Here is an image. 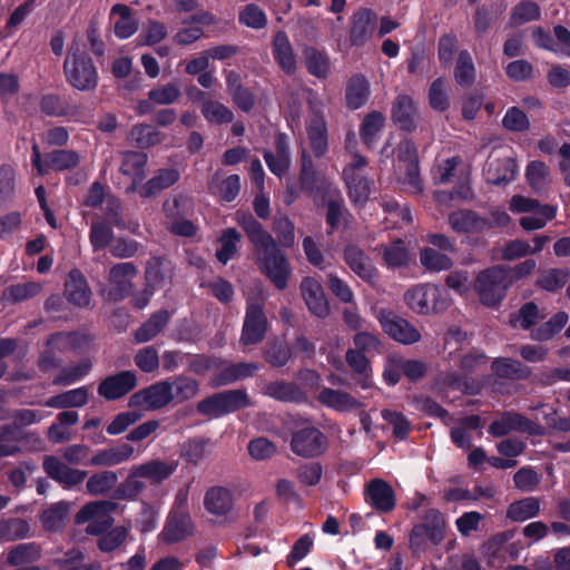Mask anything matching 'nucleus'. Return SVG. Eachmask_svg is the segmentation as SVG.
Listing matches in <instances>:
<instances>
[{
	"label": "nucleus",
	"instance_id": "1",
	"mask_svg": "<svg viewBox=\"0 0 570 570\" xmlns=\"http://www.w3.org/2000/svg\"><path fill=\"white\" fill-rule=\"evenodd\" d=\"M236 222L246 232L254 246V256L261 272L276 288H286L292 267L274 238L250 214L237 212Z\"/></svg>",
	"mask_w": 570,
	"mask_h": 570
},
{
	"label": "nucleus",
	"instance_id": "2",
	"mask_svg": "<svg viewBox=\"0 0 570 570\" xmlns=\"http://www.w3.org/2000/svg\"><path fill=\"white\" fill-rule=\"evenodd\" d=\"M63 70L68 82L78 90H92L98 83L97 69L91 58L76 43L68 51Z\"/></svg>",
	"mask_w": 570,
	"mask_h": 570
},
{
	"label": "nucleus",
	"instance_id": "3",
	"mask_svg": "<svg viewBox=\"0 0 570 570\" xmlns=\"http://www.w3.org/2000/svg\"><path fill=\"white\" fill-rule=\"evenodd\" d=\"M406 305L417 314L428 315L446 309L451 299L448 292L434 284H419L404 294Z\"/></svg>",
	"mask_w": 570,
	"mask_h": 570
},
{
	"label": "nucleus",
	"instance_id": "4",
	"mask_svg": "<svg viewBox=\"0 0 570 570\" xmlns=\"http://www.w3.org/2000/svg\"><path fill=\"white\" fill-rule=\"evenodd\" d=\"M509 209L513 214H524L519 223L527 232L543 228L556 216V208L553 206L542 205L533 198L521 195L512 196Z\"/></svg>",
	"mask_w": 570,
	"mask_h": 570
},
{
	"label": "nucleus",
	"instance_id": "5",
	"mask_svg": "<svg viewBox=\"0 0 570 570\" xmlns=\"http://www.w3.org/2000/svg\"><path fill=\"white\" fill-rule=\"evenodd\" d=\"M137 274V266L131 262L112 265L107 275V283L100 288V295L108 302L125 299L135 288L134 279Z\"/></svg>",
	"mask_w": 570,
	"mask_h": 570
},
{
	"label": "nucleus",
	"instance_id": "6",
	"mask_svg": "<svg viewBox=\"0 0 570 570\" xmlns=\"http://www.w3.org/2000/svg\"><path fill=\"white\" fill-rule=\"evenodd\" d=\"M474 289L483 305L494 306L504 297L507 273L501 267H491L481 272L474 281Z\"/></svg>",
	"mask_w": 570,
	"mask_h": 570
},
{
	"label": "nucleus",
	"instance_id": "7",
	"mask_svg": "<svg viewBox=\"0 0 570 570\" xmlns=\"http://www.w3.org/2000/svg\"><path fill=\"white\" fill-rule=\"evenodd\" d=\"M176 461L150 460L131 466L125 487L130 488L135 493L142 490L144 484L139 478L147 479L153 483H160L168 479L177 469Z\"/></svg>",
	"mask_w": 570,
	"mask_h": 570
},
{
	"label": "nucleus",
	"instance_id": "8",
	"mask_svg": "<svg viewBox=\"0 0 570 570\" xmlns=\"http://www.w3.org/2000/svg\"><path fill=\"white\" fill-rule=\"evenodd\" d=\"M249 404L247 394L242 390H232L214 394L202 400L197 404V410L204 415L219 417L235 412Z\"/></svg>",
	"mask_w": 570,
	"mask_h": 570
},
{
	"label": "nucleus",
	"instance_id": "9",
	"mask_svg": "<svg viewBox=\"0 0 570 570\" xmlns=\"http://www.w3.org/2000/svg\"><path fill=\"white\" fill-rule=\"evenodd\" d=\"M394 168L397 173H404L403 184L410 191L422 193L423 184L419 173L417 153L412 141L404 139L397 145Z\"/></svg>",
	"mask_w": 570,
	"mask_h": 570
},
{
	"label": "nucleus",
	"instance_id": "10",
	"mask_svg": "<svg viewBox=\"0 0 570 570\" xmlns=\"http://www.w3.org/2000/svg\"><path fill=\"white\" fill-rule=\"evenodd\" d=\"M375 317L384 333L401 344H414L421 340L420 331L392 311L380 308L375 312Z\"/></svg>",
	"mask_w": 570,
	"mask_h": 570
},
{
	"label": "nucleus",
	"instance_id": "11",
	"mask_svg": "<svg viewBox=\"0 0 570 570\" xmlns=\"http://www.w3.org/2000/svg\"><path fill=\"white\" fill-rule=\"evenodd\" d=\"M116 504L110 501H95L83 505L75 515L78 524L88 523L86 531L90 534H99L112 523L111 513Z\"/></svg>",
	"mask_w": 570,
	"mask_h": 570
},
{
	"label": "nucleus",
	"instance_id": "12",
	"mask_svg": "<svg viewBox=\"0 0 570 570\" xmlns=\"http://www.w3.org/2000/svg\"><path fill=\"white\" fill-rule=\"evenodd\" d=\"M515 174L517 165L511 148L500 147L490 155L484 170L488 183L508 184L515 178Z\"/></svg>",
	"mask_w": 570,
	"mask_h": 570
},
{
	"label": "nucleus",
	"instance_id": "13",
	"mask_svg": "<svg viewBox=\"0 0 570 570\" xmlns=\"http://www.w3.org/2000/svg\"><path fill=\"white\" fill-rule=\"evenodd\" d=\"M268 322L261 301L247 299L246 314L244 318L240 344L253 345L262 342L267 332Z\"/></svg>",
	"mask_w": 570,
	"mask_h": 570
},
{
	"label": "nucleus",
	"instance_id": "14",
	"mask_svg": "<svg viewBox=\"0 0 570 570\" xmlns=\"http://www.w3.org/2000/svg\"><path fill=\"white\" fill-rule=\"evenodd\" d=\"M327 438L317 428L304 425L292 435L291 449L302 458H316L325 452Z\"/></svg>",
	"mask_w": 570,
	"mask_h": 570
},
{
	"label": "nucleus",
	"instance_id": "15",
	"mask_svg": "<svg viewBox=\"0 0 570 570\" xmlns=\"http://www.w3.org/2000/svg\"><path fill=\"white\" fill-rule=\"evenodd\" d=\"M366 164L363 156L354 154L350 165L343 169V179L354 204H363L371 193V181L362 174Z\"/></svg>",
	"mask_w": 570,
	"mask_h": 570
},
{
	"label": "nucleus",
	"instance_id": "16",
	"mask_svg": "<svg viewBox=\"0 0 570 570\" xmlns=\"http://www.w3.org/2000/svg\"><path fill=\"white\" fill-rule=\"evenodd\" d=\"M32 165L39 175H46L49 170H66L76 167L80 157L75 150L59 149L48 154L42 160L39 146L32 145Z\"/></svg>",
	"mask_w": 570,
	"mask_h": 570
},
{
	"label": "nucleus",
	"instance_id": "17",
	"mask_svg": "<svg viewBox=\"0 0 570 570\" xmlns=\"http://www.w3.org/2000/svg\"><path fill=\"white\" fill-rule=\"evenodd\" d=\"M170 393V385L164 380L131 395L129 404L147 411L159 410L173 402Z\"/></svg>",
	"mask_w": 570,
	"mask_h": 570
},
{
	"label": "nucleus",
	"instance_id": "18",
	"mask_svg": "<svg viewBox=\"0 0 570 570\" xmlns=\"http://www.w3.org/2000/svg\"><path fill=\"white\" fill-rule=\"evenodd\" d=\"M301 295L308 311L317 317L324 318L330 314V304L318 279L306 276L302 279Z\"/></svg>",
	"mask_w": 570,
	"mask_h": 570
},
{
	"label": "nucleus",
	"instance_id": "19",
	"mask_svg": "<svg viewBox=\"0 0 570 570\" xmlns=\"http://www.w3.org/2000/svg\"><path fill=\"white\" fill-rule=\"evenodd\" d=\"M42 466L51 479L59 482L66 489L80 484L87 478L86 471L70 468L52 455L43 459Z\"/></svg>",
	"mask_w": 570,
	"mask_h": 570
},
{
	"label": "nucleus",
	"instance_id": "20",
	"mask_svg": "<svg viewBox=\"0 0 570 570\" xmlns=\"http://www.w3.org/2000/svg\"><path fill=\"white\" fill-rule=\"evenodd\" d=\"M212 367L220 368L219 376L213 381V386L215 387L228 384L237 380L249 377L258 368L255 363L229 364L227 362H218L212 358L205 360V368Z\"/></svg>",
	"mask_w": 570,
	"mask_h": 570
},
{
	"label": "nucleus",
	"instance_id": "21",
	"mask_svg": "<svg viewBox=\"0 0 570 570\" xmlns=\"http://www.w3.org/2000/svg\"><path fill=\"white\" fill-rule=\"evenodd\" d=\"M537 425L519 413L505 412L494 420L489 426V433L495 438L507 435L512 432L535 433Z\"/></svg>",
	"mask_w": 570,
	"mask_h": 570
},
{
	"label": "nucleus",
	"instance_id": "22",
	"mask_svg": "<svg viewBox=\"0 0 570 570\" xmlns=\"http://www.w3.org/2000/svg\"><path fill=\"white\" fill-rule=\"evenodd\" d=\"M148 157L140 151H126L122 154L120 173L131 179L127 193H134L139 189V185L145 179V169Z\"/></svg>",
	"mask_w": 570,
	"mask_h": 570
},
{
	"label": "nucleus",
	"instance_id": "23",
	"mask_svg": "<svg viewBox=\"0 0 570 570\" xmlns=\"http://www.w3.org/2000/svg\"><path fill=\"white\" fill-rule=\"evenodd\" d=\"M136 384V374L124 371L105 379L98 387V393L107 400H116L130 392Z\"/></svg>",
	"mask_w": 570,
	"mask_h": 570
},
{
	"label": "nucleus",
	"instance_id": "24",
	"mask_svg": "<svg viewBox=\"0 0 570 570\" xmlns=\"http://www.w3.org/2000/svg\"><path fill=\"white\" fill-rule=\"evenodd\" d=\"M206 511L215 517H227L234 507L233 492L225 487H210L204 495Z\"/></svg>",
	"mask_w": 570,
	"mask_h": 570
},
{
	"label": "nucleus",
	"instance_id": "25",
	"mask_svg": "<svg viewBox=\"0 0 570 570\" xmlns=\"http://www.w3.org/2000/svg\"><path fill=\"white\" fill-rule=\"evenodd\" d=\"M366 498L370 504L381 512L392 511L396 503L394 490L381 479H375L367 484Z\"/></svg>",
	"mask_w": 570,
	"mask_h": 570
},
{
	"label": "nucleus",
	"instance_id": "26",
	"mask_svg": "<svg viewBox=\"0 0 570 570\" xmlns=\"http://www.w3.org/2000/svg\"><path fill=\"white\" fill-rule=\"evenodd\" d=\"M317 400L321 404L337 412H351L362 407V403L348 394L340 390L324 387L320 391Z\"/></svg>",
	"mask_w": 570,
	"mask_h": 570
},
{
	"label": "nucleus",
	"instance_id": "27",
	"mask_svg": "<svg viewBox=\"0 0 570 570\" xmlns=\"http://www.w3.org/2000/svg\"><path fill=\"white\" fill-rule=\"evenodd\" d=\"M65 295L68 301L79 307H86L90 303L91 291L83 275L78 269H72L65 285Z\"/></svg>",
	"mask_w": 570,
	"mask_h": 570
},
{
	"label": "nucleus",
	"instance_id": "28",
	"mask_svg": "<svg viewBox=\"0 0 570 570\" xmlns=\"http://www.w3.org/2000/svg\"><path fill=\"white\" fill-rule=\"evenodd\" d=\"M193 521L186 513H175L167 520L159 538L166 543L178 542L193 532Z\"/></svg>",
	"mask_w": 570,
	"mask_h": 570
},
{
	"label": "nucleus",
	"instance_id": "29",
	"mask_svg": "<svg viewBox=\"0 0 570 570\" xmlns=\"http://www.w3.org/2000/svg\"><path fill=\"white\" fill-rule=\"evenodd\" d=\"M392 119L403 130L410 131L415 128L417 110L410 96H397L392 108Z\"/></svg>",
	"mask_w": 570,
	"mask_h": 570
},
{
	"label": "nucleus",
	"instance_id": "30",
	"mask_svg": "<svg viewBox=\"0 0 570 570\" xmlns=\"http://www.w3.org/2000/svg\"><path fill=\"white\" fill-rule=\"evenodd\" d=\"M344 261L364 281H372L374 278L376 271L371 258L357 246L348 245L345 247Z\"/></svg>",
	"mask_w": 570,
	"mask_h": 570
},
{
	"label": "nucleus",
	"instance_id": "31",
	"mask_svg": "<svg viewBox=\"0 0 570 570\" xmlns=\"http://www.w3.org/2000/svg\"><path fill=\"white\" fill-rule=\"evenodd\" d=\"M135 450L125 443L119 446L108 448L95 453L88 464L92 466H114L134 458Z\"/></svg>",
	"mask_w": 570,
	"mask_h": 570
},
{
	"label": "nucleus",
	"instance_id": "32",
	"mask_svg": "<svg viewBox=\"0 0 570 570\" xmlns=\"http://www.w3.org/2000/svg\"><path fill=\"white\" fill-rule=\"evenodd\" d=\"M273 57L281 69L286 73H294L296 70V58L291 41L285 32L279 31L273 40Z\"/></svg>",
	"mask_w": 570,
	"mask_h": 570
},
{
	"label": "nucleus",
	"instance_id": "33",
	"mask_svg": "<svg viewBox=\"0 0 570 570\" xmlns=\"http://www.w3.org/2000/svg\"><path fill=\"white\" fill-rule=\"evenodd\" d=\"M449 224L456 233H479L488 228V220L470 210H458L449 216Z\"/></svg>",
	"mask_w": 570,
	"mask_h": 570
},
{
	"label": "nucleus",
	"instance_id": "34",
	"mask_svg": "<svg viewBox=\"0 0 570 570\" xmlns=\"http://www.w3.org/2000/svg\"><path fill=\"white\" fill-rule=\"evenodd\" d=\"M31 537L30 523L21 518L0 517V544Z\"/></svg>",
	"mask_w": 570,
	"mask_h": 570
},
{
	"label": "nucleus",
	"instance_id": "35",
	"mask_svg": "<svg viewBox=\"0 0 570 570\" xmlns=\"http://www.w3.org/2000/svg\"><path fill=\"white\" fill-rule=\"evenodd\" d=\"M179 178V173L174 168H165L157 171L146 184L141 185L138 194L141 197H154L161 190L173 186Z\"/></svg>",
	"mask_w": 570,
	"mask_h": 570
},
{
	"label": "nucleus",
	"instance_id": "36",
	"mask_svg": "<svg viewBox=\"0 0 570 570\" xmlns=\"http://www.w3.org/2000/svg\"><path fill=\"white\" fill-rule=\"evenodd\" d=\"M71 503L67 501H59L51 504L40 513V522L47 531H59L63 528L68 519Z\"/></svg>",
	"mask_w": 570,
	"mask_h": 570
},
{
	"label": "nucleus",
	"instance_id": "37",
	"mask_svg": "<svg viewBox=\"0 0 570 570\" xmlns=\"http://www.w3.org/2000/svg\"><path fill=\"white\" fill-rule=\"evenodd\" d=\"M304 63L307 71L317 78H326L331 71L328 55L324 50L306 47L303 50Z\"/></svg>",
	"mask_w": 570,
	"mask_h": 570
},
{
	"label": "nucleus",
	"instance_id": "38",
	"mask_svg": "<svg viewBox=\"0 0 570 570\" xmlns=\"http://www.w3.org/2000/svg\"><path fill=\"white\" fill-rule=\"evenodd\" d=\"M374 14L370 10H361L353 16L351 28V42L355 46L363 45L372 35L374 27Z\"/></svg>",
	"mask_w": 570,
	"mask_h": 570
},
{
	"label": "nucleus",
	"instance_id": "39",
	"mask_svg": "<svg viewBox=\"0 0 570 570\" xmlns=\"http://www.w3.org/2000/svg\"><path fill=\"white\" fill-rule=\"evenodd\" d=\"M307 135L313 153L316 156H322L327 149V128L322 116L315 114L309 118Z\"/></svg>",
	"mask_w": 570,
	"mask_h": 570
},
{
	"label": "nucleus",
	"instance_id": "40",
	"mask_svg": "<svg viewBox=\"0 0 570 570\" xmlns=\"http://www.w3.org/2000/svg\"><path fill=\"white\" fill-rule=\"evenodd\" d=\"M366 353L356 348H348L345 353V360L351 370L360 375L358 384L362 389H370L372 386L371 363L365 355Z\"/></svg>",
	"mask_w": 570,
	"mask_h": 570
},
{
	"label": "nucleus",
	"instance_id": "41",
	"mask_svg": "<svg viewBox=\"0 0 570 570\" xmlns=\"http://www.w3.org/2000/svg\"><path fill=\"white\" fill-rule=\"evenodd\" d=\"M111 16H118L115 21V35L120 39L131 37L138 30V21L131 16V10L128 6L117 3L111 8Z\"/></svg>",
	"mask_w": 570,
	"mask_h": 570
},
{
	"label": "nucleus",
	"instance_id": "42",
	"mask_svg": "<svg viewBox=\"0 0 570 570\" xmlns=\"http://www.w3.org/2000/svg\"><path fill=\"white\" fill-rule=\"evenodd\" d=\"M242 240V235L235 228H227L222 232L217 243L219 247L216 249V258L222 264H227L233 259L238 252V244Z\"/></svg>",
	"mask_w": 570,
	"mask_h": 570
},
{
	"label": "nucleus",
	"instance_id": "43",
	"mask_svg": "<svg viewBox=\"0 0 570 570\" xmlns=\"http://www.w3.org/2000/svg\"><path fill=\"white\" fill-rule=\"evenodd\" d=\"M170 315L167 311H160L151 315V317L139 326L135 332V341L137 343H146L156 337L167 325Z\"/></svg>",
	"mask_w": 570,
	"mask_h": 570
},
{
	"label": "nucleus",
	"instance_id": "44",
	"mask_svg": "<svg viewBox=\"0 0 570 570\" xmlns=\"http://www.w3.org/2000/svg\"><path fill=\"white\" fill-rule=\"evenodd\" d=\"M170 385V394H173V402L183 403L195 397L198 393V382L189 376L178 375L167 379Z\"/></svg>",
	"mask_w": 570,
	"mask_h": 570
},
{
	"label": "nucleus",
	"instance_id": "45",
	"mask_svg": "<svg viewBox=\"0 0 570 570\" xmlns=\"http://www.w3.org/2000/svg\"><path fill=\"white\" fill-rule=\"evenodd\" d=\"M540 511V501L534 497L512 502L507 509V518L513 522H523L534 518Z\"/></svg>",
	"mask_w": 570,
	"mask_h": 570
},
{
	"label": "nucleus",
	"instance_id": "46",
	"mask_svg": "<svg viewBox=\"0 0 570 570\" xmlns=\"http://www.w3.org/2000/svg\"><path fill=\"white\" fill-rule=\"evenodd\" d=\"M88 389L81 386L48 399L45 405L55 409L79 407L88 402Z\"/></svg>",
	"mask_w": 570,
	"mask_h": 570
},
{
	"label": "nucleus",
	"instance_id": "47",
	"mask_svg": "<svg viewBox=\"0 0 570 570\" xmlns=\"http://www.w3.org/2000/svg\"><path fill=\"white\" fill-rule=\"evenodd\" d=\"M368 81L361 75L351 78L346 87V105L350 109L361 108L368 98Z\"/></svg>",
	"mask_w": 570,
	"mask_h": 570
},
{
	"label": "nucleus",
	"instance_id": "48",
	"mask_svg": "<svg viewBox=\"0 0 570 570\" xmlns=\"http://www.w3.org/2000/svg\"><path fill=\"white\" fill-rule=\"evenodd\" d=\"M41 557V548L36 542L20 543L8 550L7 562L16 567L24 563H31Z\"/></svg>",
	"mask_w": 570,
	"mask_h": 570
},
{
	"label": "nucleus",
	"instance_id": "49",
	"mask_svg": "<svg viewBox=\"0 0 570 570\" xmlns=\"http://www.w3.org/2000/svg\"><path fill=\"white\" fill-rule=\"evenodd\" d=\"M568 320L566 312H558L540 326L532 328L530 337L539 342L549 341L566 326Z\"/></svg>",
	"mask_w": 570,
	"mask_h": 570
},
{
	"label": "nucleus",
	"instance_id": "50",
	"mask_svg": "<svg viewBox=\"0 0 570 570\" xmlns=\"http://www.w3.org/2000/svg\"><path fill=\"white\" fill-rule=\"evenodd\" d=\"M200 112L206 121L213 125L229 124L234 118L233 111L228 107L212 99L202 102Z\"/></svg>",
	"mask_w": 570,
	"mask_h": 570
},
{
	"label": "nucleus",
	"instance_id": "51",
	"mask_svg": "<svg viewBox=\"0 0 570 570\" xmlns=\"http://www.w3.org/2000/svg\"><path fill=\"white\" fill-rule=\"evenodd\" d=\"M421 525L429 532V540L433 544H439L444 539L446 522L439 510H428L423 517Z\"/></svg>",
	"mask_w": 570,
	"mask_h": 570
},
{
	"label": "nucleus",
	"instance_id": "52",
	"mask_svg": "<svg viewBox=\"0 0 570 570\" xmlns=\"http://www.w3.org/2000/svg\"><path fill=\"white\" fill-rule=\"evenodd\" d=\"M92 367V363L89 358L81 360L75 365L63 367L56 375L52 383L55 385H70L86 376Z\"/></svg>",
	"mask_w": 570,
	"mask_h": 570
},
{
	"label": "nucleus",
	"instance_id": "53",
	"mask_svg": "<svg viewBox=\"0 0 570 570\" xmlns=\"http://www.w3.org/2000/svg\"><path fill=\"white\" fill-rule=\"evenodd\" d=\"M118 482V476L114 471H101L94 473L86 483L87 492L91 495H102L108 493Z\"/></svg>",
	"mask_w": 570,
	"mask_h": 570
},
{
	"label": "nucleus",
	"instance_id": "54",
	"mask_svg": "<svg viewBox=\"0 0 570 570\" xmlns=\"http://www.w3.org/2000/svg\"><path fill=\"white\" fill-rule=\"evenodd\" d=\"M129 139L138 147L148 148L161 142L163 136L154 126L139 124L131 128Z\"/></svg>",
	"mask_w": 570,
	"mask_h": 570
},
{
	"label": "nucleus",
	"instance_id": "55",
	"mask_svg": "<svg viewBox=\"0 0 570 570\" xmlns=\"http://www.w3.org/2000/svg\"><path fill=\"white\" fill-rule=\"evenodd\" d=\"M544 314L539 307L530 302L524 304L517 314L511 315L510 324L514 327L520 326L523 330H530L539 321L544 318Z\"/></svg>",
	"mask_w": 570,
	"mask_h": 570
},
{
	"label": "nucleus",
	"instance_id": "56",
	"mask_svg": "<svg viewBox=\"0 0 570 570\" xmlns=\"http://www.w3.org/2000/svg\"><path fill=\"white\" fill-rule=\"evenodd\" d=\"M385 118L379 111L370 112L365 116L360 135L362 140L368 146L372 147L377 139L379 134L384 127Z\"/></svg>",
	"mask_w": 570,
	"mask_h": 570
},
{
	"label": "nucleus",
	"instance_id": "57",
	"mask_svg": "<svg viewBox=\"0 0 570 570\" xmlns=\"http://www.w3.org/2000/svg\"><path fill=\"white\" fill-rule=\"evenodd\" d=\"M420 262L424 268L431 272L448 271L453 265L451 257L431 247H424L420 250Z\"/></svg>",
	"mask_w": 570,
	"mask_h": 570
},
{
	"label": "nucleus",
	"instance_id": "58",
	"mask_svg": "<svg viewBox=\"0 0 570 570\" xmlns=\"http://www.w3.org/2000/svg\"><path fill=\"white\" fill-rule=\"evenodd\" d=\"M42 284L38 282H27L13 284L6 288L3 297L12 303L22 302L40 294Z\"/></svg>",
	"mask_w": 570,
	"mask_h": 570
},
{
	"label": "nucleus",
	"instance_id": "59",
	"mask_svg": "<svg viewBox=\"0 0 570 570\" xmlns=\"http://www.w3.org/2000/svg\"><path fill=\"white\" fill-rule=\"evenodd\" d=\"M455 81L460 86L469 87L475 79V68L470 53L463 50L459 53L454 69Z\"/></svg>",
	"mask_w": 570,
	"mask_h": 570
},
{
	"label": "nucleus",
	"instance_id": "60",
	"mask_svg": "<svg viewBox=\"0 0 570 570\" xmlns=\"http://www.w3.org/2000/svg\"><path fill=\"white\" fill-rule=\"evenodd\" d=\"M493 372L503 379H524L529 371L519 361L512 358H498L492 363Z\"/></svg>",
	"mask_w": 570,
	"mask_h": 570
},
{
	"label": "nucleus",
	"instance_id": "61",
	"mask_svg": "<svg viewBox=\"0 0 570 570\" xmlns=\"http://www.w3.org/2000/svg\"><path fill=\"white\" fill-rule=\"evenodd\" d=\"M181 96V91L178 85L174 82H167L164 85L156 86L148 92V97L155 105L167 106L178 101Z\"/></svg>",
	"mask_w": 570,
	"mask_h": 570
},
{
	"label": "nucleus",
	"instance_id": "62",
	"mask_svg": "<svg viewBox=\"0 0 570 570\" xmlns=\"http://www.w3.org/2000/svg\"><path fill=\"white\" fill-rule=\"evenodd\" d=\"M383 259L391 268L406 266L410 261L409 250L405 248L403 242L397 239L391 245L383 247Z\"/></svg>",
	"mask_w": 570,
	"mask_h": 570
},
{
	"label": "nucleus",
	"instance_id": "63",
	"mask_svg": "<svg viewBox=\"0 0 570 570\" xmlns=\"http://www.w3.org/2000/svg\"><path fill=\"white\" fill-rule=\"evenodd\" d=\"M169 276L170 268L168 266L157 258L151 259L148 262L145 272L146 287L154 291L161 286Z\"/></svg>",
	"mask_w": 570,
	"mask_h": 570
},
{
	"label": "nucleus",
	"instance_id": "64",
	"mask_svg": "<svg viewBox=\"0 0 570 570\" xmlns=\"http://www.w3.org/2000/svg\"><path fill=\"white\" fill-rule=\"evenodd\" d=\"M353 344L354 348L364 353H381L382 350L380 335L366 327L353 335Z\"/></svg>",
	"mask_w": 570,
	"mask_h": 570
}]
</instances>
